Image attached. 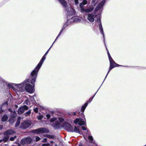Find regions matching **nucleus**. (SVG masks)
<instances>
[{
    "label": "nucleus",
    "mask_w": 146,
    "mask_h": 146,
    "mask_svg": "<svg viewBox=\"0 0 146 146\" xmlns=\"http://www.w3.org/2000/svg\"><path fill=\"white\" fill-rule=\"evenodd\" d=\"M8 86L9 87L11 88H13V87H12V86L11 84H9Z\"/></svg>",
    "instance_id": "nucleus-36"
},
{
    "label": "nucleus",
    "mask_w": 146,
    "mask_h": 146,
    "mask_svg": "<svg viewBox=\"0 0 146 146\" xmlns=\"http://www.w3.org/2000/svg\"><path fill=\"white\" fill-rule=\"evenodd\" d=\"M15 133V131L12 130H8L5 132L4 134L6 135L5 137H8V136Z\"/></svg>",
    "instance_id": "nucleus-11"
},
{
    "label": "nucleus",
    "mask_w": 146,
    "mask_h": 146,
    "mask_svg": "<svg viewBox=\"0 0 146 146\" xmlns=\"http://www.w3.org/2000/svg\"><path fill=\"white\" fill-rule=\"evenodd\" d=\"M99 28L100 29V33L103 35V36L104 37V32L103 31V28L102 27V26L101 25V24L100 23V24L99 25Z\"/></svg>",
    "instance_id": "nucleus-18"
},
{
    "label": "nucleus",
    "mask_w": 146,
    "mask_h": 146,
    "mask_svg": "<svg viewBox=\"0 0 146 146\" xmlns=\"http://www.w3.org/2000/svg\"><path fill=\"white\" fill-rule=\"evenodd\" d=\"M32 131L33 133L38 134L40 133H48L49 132V131L47 128H40L37 129L33 130Z\"/></svg>",
    "instance_id": "nucleus-2"
},
{
    "label": "nucleus",
    "mask_w": 146,
    "mask_h": 146,
    "mask_svg": "<svg viewBox=\"0 0 146 146\" xmlns=\"http://www.w3.org/2000/svg\"><path fill=\"white\" fill-rule=\"evenodd\" d=\"M81 7L82 8L80 9V11L82 12L89 13L91 12L94 10L93 7H88L87 9H85L84 7L82 8V7Z\"/></svg>",
    "instance_id": "nucleus-10"
},
{
    "label": "nucleus",
    "mask_w": 146,
    "mask_h": 146,
    "mask_svg": "<svg viewBox=\"0 0 146 146\" xmlns=\"http://www.w3.org/2000/svg\"><path fill=\"white\" fill-rule=\"evenodd\" d=\"M74 2L76 4H77L78 3V0H74Z\"/></svg>",
    "instance_id": "nucleus-33"
},
{
    "label": "nucleus",
    "mask_w": 146,
    "mask_h": 146,
    "mask_svg": "<svg viewBox=\"0 0 146 146\" xmlns=\"http://www.w3.org/2000/svg\"><path fill=\"white\" fill-rule=\"evenodd\" d=\"M50 47L49 49L46 52L45 54H44V55L46 56L47 54L48 53V51L50 48Z\"/></svg>",
    "instance_id": "nucleus-34"
},
{
    "label": "nucleus",
    "mask_w": 146,
    "mask_h": 146,
    "mask_svg": "<svg viewBox=\"0 0 146 146\" xmlns=\"http://www.w3.org/2000/svg\"><path fill=\"white\" fill-rule=\"evenodd\" d=\"M31 113V111L30 110L28 111L26 113H25V114L26 116H27L29 115Z\"/></svg>",
    "instance_id": "nucleus-22"
},
{
    "label": "nucleus",
    "mask_w": 146,
    "mask_h": 146,
    "mask_svg": "<svg viewBox=\"0 0 146 146\" xmlns=\"http://www.w3.org/2000/svg\"><path fill=\"white\" fill-rule=\"evenodd\" d=\"M28 82H29V81H27Z\"/></svg>",
    "instance_id": "nucleus-50"
},
{
    "label": "nucleus",
    "mask_w": 146,
    "mask_h": 146,
    "mask_svg": "<svg viewBox=\"0 0 146 146\" xmlns=\"http://www.w3.org/2000/svg\"><path fill=\"white\" fill-rule=\"evenodd\" d=\"M9 121L10 123H14V121L13 119H11L9 120Z\"/></svg>",
    "instance_id": "nucleus-28"
},
{
    "label": "nucleus",
    "mask_w": 146,
    "mask_h": 146,
    "mask_svg": "<svg viewBox=\"0 0 146 146\" xmlns=\"http://www.w3.org/2000/svg\"><path fill=\"white\" fill-rule=\"evenodd\" d=\"M62 32V31H61L60 32V33H59V35H58V36L56 38V39H57V38L60 36V34H61V33Z\"/></svg>",
    "instance_id": "nucleus-37"
},
{
    "label": "nucleus",
    "mask_w": 146,
    "mask_h": 146,
    "mask_svg": "<svg viewBox=\"0 0 146 146\" xmlns=\"http://www.w3.org/2000/svg\"><path fill=\"white\" fill-rule=\"evenodd\" d=\"M9 137H5L3 140L0 139V143H1L3 141L4 142H6L9 139Z\"/></svg>",
    "instance_id": "nucleus-21"
},
{
    "label": "nucleus",
    "mask_w": 146,
    "mask_h": 146,
    "mask_svg": "<svg viewBox=\"0 0 146 146\" xmlns=\"http://www.w3.org/2000/svg\"><path fill=\"white\" fill-rule=\"evenodd\" d=\"M74 123L76 124H78L80 125H84L85 122L81 118H77L74 121Z\"/></svg>",
    "instance_id": "nucleus-6"
},
{
    "label": "nucleus",
    "mask_w": 146,
    "mask_h": 146,
    "mask_svg": "<svg viewBox=\"0 0 146 146\" xmlns=\"http://www.w3.org/2000/svg\"><path fill=\"white\" fill-rule=\"evenodd\" d=\"M108 55L109 57V60H111V59H113L111 57L110 55V54H109Z\"/></svg>",
    "instance_id": "nucleus-31"
},
{
    "label": "nucleus",
    "mask_w": 146,
    "mask_h": 146,
    "mask_svg": "<svg viewBox=\"0 0 146 146\" xmlns=\"http://www.w3.org/2000/svg\"><path fill=\"white\" fill-rule=\"evenodd\" d=\"M63 120V119L62 118H57L55 117H53L51 118L50 119V121L51 122L56 121L55 123L56 125H59Z\"/></svg>",
    "instance_id": "nucleus-4"
},
{
    "label": "nucleus",
    "mask_w": 146,
    "mask_h": 146,
    "mask_svg": "<svg viewBox=\"0 0 146 146\" xmlns=\"http://www.w3.org/2000/svg\"><path fill=\"white\" fill-rule=\"evenodd\" d=\"M17 137L16 136H14L13 137H11L10 138V140L11 141H14L15 139Z\"/></svg>",
    "instance_id": "nucleus-27"
},
{
    "label": "nucleus",
    "mask_w": 146,
    "mask_h": 146,
    "mask_svg": "<svg viewBox=\"0 0 146 146\" xmlns=\"http://www.w3.org/2000/svg\"><path fill=\"white\" fill-rule=\"evenodd\" d=\"M8 117L7 115H4L2 118V120L3 121H5L8 119Z\"/></svg>",
    "instance_id": "nucleus-19"
},
{
    "label": "nucleus",
    "mask_w": 146,
    "mask_h": 146,
    "mask_svg": "<svg viewBox=\"0 0 146 146\" xmlns=\"http://www.w3.org/2000/svg\"><path fill=\"white\" fill-rule=\"evenodd\" d=\"M87 3V2L86 0H83L82 2L80 3V9L82 8H82L84 7V5L86 4Z\"/></svg>",
    "instance_id": "nucleus-16"
},
{
    "label": "nucleus",
    "mask_w": 146,
    "mask_h": 146,
    "mask_svg": "<svg viewBox=\"0 0 146 146\" xmlns=\"http://www.w3.org/2000/svg\"><path fill=\"white\" fill-rule=\"evenodd\" d=\"M74 114V115H76V112H74V114Z\"/></svg>",
    "instance_id": "nucleus-44"
},
{
    "label": "nucleus",
    "mask_w": 146,
    "mask_h": 146,
    "mask_svg": "<svg viewBox=\"0 0 146 146\" xmlns=\"http://www.w3.org/2000/svg\"><path fill=\"white\" fill-rule=\"evenodd\" d=\"M70 131L71 132H74L76 133H80L79 128H77L76 126L75 127L74 129H73V128L72 126L71 125H70Z\"/></svg>",
    "instance_id": "nucleus-12"
},
{
    "label": "nucleus",
    "mask_w": 146,
    "mask_h": 146,
    "mask_svg": "<svg viewBox=\"0 0 146 146\" xmlns=\"http://www.w3.org/2000/svg\"><path fill=\"white\" fill-rule=\"evenodd\" d=\"M109 54V52L108 51V54Z\"/></svg>",
    "instance_id": "nucleus-46"
},
{
    "label": "nucleus",
    "mask_w": 146,
    "mask_h": 146,
    "mask_svg": "<svg viewBox=\"0 0 146 146\" xmlns=\"http://www.w3.org/2000/svg\"><path fill=\"white\" fill-rule=\"evenodd\" d=\"M88 105V103H85L84 105L83 106H82V109H81V111L83 112L84 111L85 109L86 108V107Z\"/></svg>",
    "instance_id": "nucleus-20"
},
{
    "label": "nucleus",
    "mask_w": 146,
    "mask_h": 146,
    "mask_svg": "<svg viewBox=\"0 0 146 146\" xmlns=\"http://www.w3.org/2000/svg\"><path fill=\"white\" fill-rule=\"evenodd\" d=\"M28 107L25 105H24L23 106H21L18 110V113L20 114H22L23 113L25 110H28Z\"/></svg>",
    "instance_id": "nucleus-7"
},
{
    "label": "nucleus",
    "mask_w": 146,
    "mask_h": 146,
    "mask_svg": "<svg viewBox=\"0 0 146 146\" xmlns=\"http://www.w3.org/2000/svg\"><path fill=\"white\" fill-rule=\"evenodd\" d=\"M88 139L91 142H92L93 138L92 136H90L88 137Z\"/></svg>",
    "instance_id": "nucleus-23"
},
{
    "label": "nucleus",
    "mask_w": 146,
    "mask_h": 146,
    "mask_svg": "<svg viewBox=\"0 0 146 146\" xmlns=\"http://www.w3.org/2000/svg\"><path fill=\"white\" fill-rule=\"evenodd\" d=\"M46 56L44 55L42 57L39 63L38 64L35 69L31 73V80L30 82L33 84L36 81V79L37 76V73L39 69L42 65L44 61L46 58Z\"/></svg>",
    "instance_id": "nucleus-1"
},
{
    "label": "nucleus",
    "mask_w": 146,
    "mask_h": 146,
    "mask_svg": "<svg viewBox=\"0 0 146 146\" xmlns=\"http://www.w3.org/2000/svg\"><path fill=\"white\" fill-rule=\"evenodd\" d=\"M43 117V116L42 115H40L37 116V118L38 119L40 120H41Z\"/></svg>",
    "instance_id": "nucleus-26"
},
{
    "label": "nucleus",
    "mask_w": 146,
    "mask_h": 146,
    "mask_svg": "<svg viewBox=\"0 0 146 146\" xmlns=\"http://www.w3.org/2000/svg\"><path fill=\"white\" fill-rule=\"evenodd\" d=\"M78 19H77V18H76V19H75V21H78Z\"/></svg>",
    "instance_id": "nucleus-43"
},
{
    "label": "nucleus",
    "mask_w": 146,
    "mask_h": 146,
    "mask_svg": "<svg viewBox=\"0 0 146 146\" xmlns=\"http://www.w3.org/2000/svg\"><path fill=\"white\" fill-rule=\"evenodd\" d=\"M61 4L66 8L67 6V4L65 0H58Z\"/></svg>",
    "instance_id": "nucleus-15"
},
{
    "label": "nucleus",
    "mask_w": 146,
    "mask_h": 146,
    "mask_svg": "<svg viewBox=\"0 0 146 146\" xmlns=\"http://www.w3.org/2000/svg\"><path fill=\"white\" fill-rule=\"evenodd\" d=\"M82 129L83 130H86V127L85 126L82 127Z\"/></svg>",
    "instance_id": "nucleus-35"
},
{
    "label": "nucleus",
    "mask_w": 146,
    "mask_h": 146,
    "mask_svg": "<svg viewBox=\"0 0 146 146\" xmlns=\"http://www.w3.org/2000/svg\"><path fill=\"white\" fill-rule=\"evenodd\" d=\"M47 141V139L46 138H44L42 141V142H46Z\"/></svg>",
    "instance_id": "nucleus-38"
},
{
    "label": "nucleus",
    "mask_w": 146,
    "mask_h": 146,
    "mask_svg": "<svg viewBox=\"0 0 146 146\" xmlns=\"http://www.w3.org/2000/svg\"><path fill=\"white\" fill-rule=\"evenodd\" d=\"M3 127V126L0 125V130H1Z\"/></svg>",
    "instance_id": "nucleus-39"
},
{
    "label": "nucleus",
    "mask_w": 146,
    "mask_h": 146,
    "mask_svg": "<svg viewBox=\"0 0 146 146\" xmlns=\"http://www.w3.org/2000/svg\"><path fill=\"white\" fill-rule=\"evenodd\" d=\"M50 114H47L46 115V117H47V119H49L50 117Z\"/></svg>",
    "instance_id": "nucleus-32"
},
{
    "label": "nucleus",
    "mask_w": 146,
    "mask_h": 146,
    "mask_svg": "<svg viewBox=\"0 0 146 146\" xmlns=\"http://www.w3.org/2000/svg\"><path fill=\"white\" fill-rule=\"evenodd\" d=\"M105 3V1H103L102 2H101V4L103 3V4H104Z\"/></svg>",
    "instance_id": "nucleus-42"
},
{
    "label": "nucleus",
    "mask_w": 146,
    "mask_h": 146,
    "mask_svg": "<svg viewBox=\"0 0 146 146\" xmlns=\"http://www.w3.org/2000/svg\"><path fill=\"white\" fill-rule=\"evenodd\" d=\"M3 111L1 109H0V113H1Z\"/></svg>",
    "instance_id": "nucleus-41"
},
{
    "label": "nucleus",
    "mask_w": 146,
    "mask_h": 146,
    "mask_svg": "<svg viewBox=\"0 0 146 146\" xmlns=\"http://www.w3.org/2000/svg\"><path fill=\"white\" fill-rule=\"evenodd\" d=\"M94 15H93L90 14H88V19L90 22H93L94 21Z\"/></svg>",
    "instance_id": "nucleus-13"
},
{
    "label": "nucleus",
    "mask_w": 146,
    "mask_h": 146,
    "mask_svg": "<svg viewBox=\"0 0 146 146\" xmlns=\"http://www.w3.org/2000/svg\"><path fill=\"white\" fill-rule=\"evenodd\" d=\"M7 105H8L7 102H5V103L2 106V107L3 108V107H5L6 108H7Z\"/></svg>",
    "instance_id": "nucleus-25"
},
{
    "label": "nucleus",
    "mask_w": 146,
    "mask_h": 146,
    "mask_svg": "<svg viewBox=\"0 0 146 146\" xmlns=\"http://www.w3.org/2000/svg\"><path fill=\"white\" fill-rule=\"evenodd\" d=\"M79 146H82V145H79Z\"/></svg>",
    "instance_id": "nucleus-47"
},
{
    "label": "nucleus",
    "mask_w": 146,
    "mask_h": 146,
    "mask_svg": "<svg viewBox=\"0 0 146 146\" xmlns=\"http://www.w3.org/2000/svg\"><path fill=\"white\" fill-rule=\"evenodd\" d=\"M96 0H92V2L93 3V2H94Z\"/></svg>",
    "instance_id": "nucleus-45"
},
{
    "label": "nucleus",
    "mask_w": 146,
    "mask_h": 146,
    "mask_svg": "<svg viewBox=\"0 0 146 146\" xmlns=\"http://www.w3.org/2000/svg\"><path fill=\"white\" fill-rule=\"evenodd\" d=\"M21 117H18L17 120L15 124V127H17L19 125L20 123Z\"/></svg>",
    "instance_id": "nucleus-17"
},
{
    "label": "nucleus",
    "mask_w": 146,
    "mask_h": 146,
    "mask_svg": "<svg viewBox=\"0 0 146 146\" xmlns=\"http://www.w3.org/2000/svg\"><path fill=\"white\" fill-rule=\"evenodd\" d=\"M32 141L31 138L30 137H27L22 139L21 141V143L23 145L30 143Z\"/></svg>",
    "instance_id": "nucleus-8"
},
{
    "label": "nucleus",
    "mask_w": 146,
    "mask_h": 146,
    "mask_svg": "<svg viewBox=\"0 0 146 146\" xmlns=\"http://www.w3.org/2000/svg\"><path fill=\"white\" fill-rule=\"evenodd\" d=\"M109 61L110 62V67L106 76H107L110 70L116 66V64L115 63L113 59H111V60Z\"/></svg>",
    "instance_id": "nucleus-9"
},
{
    "label": "nucleus",
    "mask_w": 146,
    "mask_h": 146,
    "mask_svg": "<svg viewBox=\"0 0 146 146\" xmlns=\"http://www.w3.org/2000/svg\"><path fill=\"white\" fill-rule=\"evenodd\" d=\"M35 139H36V141H38L40 140V138L39 137H38L36 136L35 137Z\"/></svg>",
    "instance_id": "nucleus-29"
},
{
    "label": "nucleus",
    "mask_w": 146,
    "mask_h": 146,
    "mask_svg": "<svg viewBox=\"0 0 146 146\" xmlns=\"http://www.w3.org/2000/svg\"><path fill=\"white\" fill-rule=\"evenodd\" d=\"M25 86L24 84H17V90L20 92H22L23 90V88Z\"/></svg>",
    "instance_id": "nucleus-14"
},
{
    "label": "nucleus",
    "mask_w": 146,
    "mask_h": 146,
    "mask_svg": "<svg viewBox=\"0 0 146 146\" xmlns=\"http://www.w3.org/2000/svg\"><path fill=\"white\" fill-rule=\"evenodd\" d=\"M25 88L27 92L30 93H33L34 91L33 87L29 84H26Z\"/></svg>",
    "instance_id": "nucleus-3"
},
{
    "label": "nucleus",
    "mask_w": 146,
    "mask_h": 146,
    "mask_svg": "<svg viewBox=\"0 0 146 146\" xmlns=\"http://www.w3.org/2000/svg\"><path fill=\"white\" fill-rule=\"evenodd\" d=\"M68 14H70L69 13H68Z\"/></svg>",
    "instance_id": "nucleus-49"
},
{
    "label": "nucleus",
    "mask_w": 146,
    "mask_h": 146,
    "mask_svg": "<svg viewBox=\"0 0 146 146\" xmlns=\"http://www.w3.org/2000/svg\"><path fill=\"white\" fill-rule=\"evenodd\" d=\"M38 108H36L34 109V111L35 112L37 113L38 111Z\"/></svg>",
    "instance_id": "nucleus-30"
},
{
    "label": "nucleus",
    "mask_w": 146,
    "mask_h": 146,
    "mask_svg": "<svg viewBox=\"0 0 146 146\" xmlns=\"http://www.w3.org/2000/svg\"><path fill=\"white\" fill-rule=\"evenodd\" d=\"M56 39H55V40H54V41H55L56 40Z\"/></svg>",
    "instance_id": "nucleus-48"
},
{
    "label": "nucleus",
    "mask_w": 146,
    "mask_h": 146,
    "mask_svg": "<svg viewBox=\"0 0 146 146\" xmlns=\"http://www.w3.org/2000/svg\"><path fill=\"white\" fill-rule=\"evenodd\" d=\"M46 137H48L49 138H51V136H50V135H46Z\"/></svg>",
    "instance_id": "nucleus-40"
},
{
    "label": "nucleus",
    "mask_w": 146,
    "mask_h": 146,
    "mask_svg": "<svg viewBox=\"0 0 146 146\" xmlns=\"http://www.w3.org/2000/svg\"><path fill=\"white\" fill-rule=\"evenodd\" d=\"M31 125V123L30 121H25L21 123L20 127L22 128L25 129L29 127Z\"/></svg>",
    "instance_id": "nucleus-5"
},
{
    "label": "nucleus",
    "mask_w": 146,
    "mask_h": 146,
    "mask_svg": "<svg viewBox=\"0 0 146 146\" xmlns=\"http://www.w3.org/2000/svg\"><path fill=\"white\" fill-rule=\"evenodd\" d=\"M30 102L28 100H26L24 102V104L27 105H29L30 104Z\"/></svg>",
    "instance_id": "nucleus-24"
}]
</instances>
